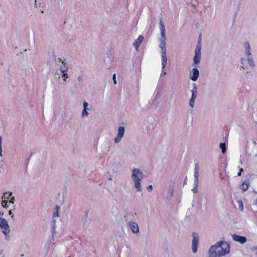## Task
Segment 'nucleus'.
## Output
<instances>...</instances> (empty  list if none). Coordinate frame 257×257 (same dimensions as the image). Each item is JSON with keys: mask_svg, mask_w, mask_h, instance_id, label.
<instances>
[{"mask_svg": "<svg viewBox=\"0 0 257 257\" xmlns=\"http://www.w3.org/2000/svg\"><path fill=\"white\" fill-rule=\"evenodd\" d=\"M229 252V244L225 241H220L210 246L208 251V257H222Z\"/></svg>", "mask_w": 257, "mask_h": 257, "instance_id": "obj_1", "label": "nucleus"}, {"mask_svg": "<svg viewBox=\"0 0 257 257\" xmlns=\"http://www.w3.org/2000/svg\"><path fill=\"white\" fill-rule=\"evenodd\" d=\"M143 177L144 174L140 169L135 168L133 170L131 178L137 191H141L142 190L140 181Z\"/></svg>", "mask_w": 257, "mask_h": 257, "instance_id": "obj_2", "label": "nucleus"}, {"mask_svg": "<svg viewBox=\"0 0 257 257\" xmlns=\"http://www.w3.org/2000/svg\"><path fill=\"white\" fill-rule=\"evenodd\" d=\"M155 128V124L154 118H148L144 121L143 125V132L144 134H149Z\"/></svg>", "mask_w": 257, "mask_h": 257, "instance_id": "obj_3", "label": "nucleus"}, {"mask_svg": "<svg viewBox=\"0 0 257 257\" xmlns=\"http://www.w3.org/2000/svg\"><path fill=\"white\" fill-rule=\"evenodd\" d=\"M0 227L2 229V231L5 236V239H9V233L10 232V226L6 219L2 218L0 217Z\"/></svg>", "mask_w": 257, "mask_h": 257, "instance_id": "obj_4", "label": "nucleus"}, {"mask_svg": "<svg viewBox=\"0 0 257 257\" xmlns=\"http://www.w3.org/2000/svg\"><path fill=\"white\" fill-rule=\"evenodd\" d=\"M201 44L199 42L196 45L194 52L195 55L193 58V62L195 66H196L200 62L201 57Z\"/></svg>", "mask_w": 257, "mask_h": 257, "instance_id": "obj_5", "label": "nucleus"}, {"mask_svg": "<svg viewBox=\"0 0 257 257\" xmlns=\"http://www.w3.org/2000/svg\"><path fill=\"white\" fill-rule=\"evenodd\" d=\"M197 87L196 84L193 85V89L191 90V97L189 100V105L191 108H193L195 104V100L197 96Z\"/></svg>", "mask_w": 257, "mask_h": 257, "instance_id": "obj_6", "label": "nucleus"}, {"mask_svg": "<svg viewBox=\"0 0 257 257\" xmlns=\"http://www.w3.org/2000/svg\"><path fill=\"white\" fill-rule=\"evenodd\" d=\"M193 240L192 244V251L196 253L198 249V246L199 244V237L198 234L196 232L192 233Z\"/></svg>", "mask_w": 257, "mask_h": 257, "instance_id": "obj_7", "label": "nucleus"}, {"mask_svg": "<svg viewBox=\"0 0 257 257\" xmlns=\"http://www.w3.org/2000/svg\"><path fill=\"white\" fill-rule=\"evenodd\" d=\"M124 132L125 130L123 126L118 127L117 136L114 139L115 143L117 144L121 141L124 136Z\"/></svg>", "mask_w": 257, "mask_h": 257, "instance_id": "obj_8", "label": "nucleus"}, {"mask_svg": "<svg viewBox=\"0 0 257 257\" xmlns=\"http://www.w3.org/2000/svg\"><path fill=\"white\" fill-rule=\"evenodd\" d=\"M247 57L246 62H247V65H246L245 63L243 62V61H244L243 58L241 59V62L242 65H243L242 66V67L243 69H244L245 67H247L248 66H249L250 67H253L254 66V62L253 61L252 57L250 56V55H247Z\"/></svg>", "mask_w": 257, "mask_h": 257, "instance_id": "obj_9", "label": "nucleus"}, {"mask_svg": "<svg viewBox=\"0 0 257 257\" xmlns=\"http://www.w3.org/2000/svg\"><path fill=\"white\" fill-rule=\"evenodd\" d=\"M199 75V71L196 68H193L190 72V79L193 81H196Z\"/></svg>", "mask_w": 257, "mask_h": 257, "instance_id": "obj_10", "label": "nucleus"}, {"mask_svg": "<svg viewBox=\"0 0 257 257\" xmlns=\"http://www.w3.org/2000/svg\"><path fill=\"white\" fill-rule=\"evenodd\" d=\"M161 49V54L162 59V69H164L166 66L167 58L166 55V47H160Z\"/></svg>", "mask_w": 257, "mask_h": 257, "instance_id": "obj_11", "label": "nucleus"}, {"mask_svg": "<svg viewBox=\"0 0 257 257\" xmlns=\"http://www.w3.org/2000/svg\"><path fill=\"white\" fill-rule=\"evenodd\" d=\"M83 110L82 111L81 116L82 117H86L89 115V113L87 111L88 110H90L92 108V106L89 105L86 101H84L83 103Z\"/></svg>", "mask_w": 257, "mask_h": 257, "instance_id": "obj_12", "label": "nucleus"}, {"mask_svg": "<svg viewBox=\"0 0 257 257\" xmlns=\"http://www.w3.org/2000/svg\"><path fill=\"white\" fill-rule=\"evenodd\" d=\"M132 232L137 234L139 232V228L138 224L134 221H130L128 223Z\"/></svg>", "mask_w": 257, "mask_h": 257, "instance_id": "obj_13", "label": "nucleus"}, {"mask_svg": "<svg viewBox=\"0 0 257 257\" xmlns=\"http://www.w3.org/2000/svg\"><path fill=\"white\" fill-rule=\"evenodd\" d=\"M232 237L234 241L238 242L241 244H243L246 241V238L245 236H240L236 234H232Z\"/></svg>", "mask_w": 257, "mask_h": 257, "instance_id": "obj_14", "label": "nucleus"}, {"mask_svg": "<svg viewBox=\"0 0 257 257\" xmlns=\"http://www.w3.org/2000/svg\"><path fill=\"white\" fill-rule=\"evenodd\" d=\"M144 40V37L142 35L139 36L137 40H135L133 43V46L135 47L137 51L139 50V47Z\"/></svg>", "mask_w": 257, "mask_h": 257, "instance_id": "obj_15", "label": "nucleus"}, {"mask_svg": "<svg viewBox=\"0 0 257 257\" xmlns=\"http://www.w3.org/2000/svg\"><path fill=\"white\" fill-rule=\"evenodd\" d=\"M161 38L160 39L159 41L160 42V44L159 45V47H166V36L165 32H161Z\"/></svg>", "mask_w": 257, "mask_h": 257, "instance_id": "obj_16", "label": "nucleus"}, {"mask_svg": "<svg viewBox=\"0 0 257 257\" xmlns=\"http://www.w3.org/2000/svg\"><path fill=\"white\" fill-rule=\"evenodd\" d=\"M249 180L248 179H245L243 183L240 185V188L241 189L243 192L246 191L249 187Z\"/></svg>", "mask_w": 257, "mask_h": 257, "instance_id": "obj_17", "label": "nucleus"}, {"mask_svg": "<svg viewBox=\"0 0 257 257\" xmlns=\"http://www.w3.org/2000/svg\"><path fill=\"white\" fill-rule=\"evenodd\" d=\"M174 188L173 186H169L168 188V194L167 195L166 198L168 200L172 199L173 196Z\"/></svg>", "mask_w": 257, "mask_h": 257, "instance_id": "obj_18", "label": "nucleus"}, {"mask_svg": "<svg viewBox=\"0 0 257 257\" xmlns=\"http://www.w3.org/2000/svg\"><path fill=\"white\" fill-rule=\"evenodd\" d=\"M58 60L59 62H62V64L64 65V66L60 68L61 73L67 72L68 67L65 66L66 64L65 60H62L61 58H58Z\"/></svg>", "mask_w": 257, "mask_h": 257, "instance_id": "obj_19", "label": "nucleus"}, {"mask_svg": "<svg viewBox=\"0 0 257 257\" xmlns=\"http://www.w3.org/2000/svg\"><path fill=\"white\" fill-rule=\"evenodd\" d=\"M77 80L78 81V86L79 88H81L84 86L83 83V75L82 74L79 75L77 77Z\"/></svg>", "mask_w": 257, "mask_h": 257, "instance_id": "obj_20", "label": "nucleus"}, {"mask_svg": "<svg viewBox=\"0 0 257 257\" xmlns=\"http://www.w3.org/2000/svg\"><path fill=\"white\" fill-rule=\"evenodd\" d=\"M244 48L245 49V54L247 55H251V53H250V45H249V43L248 42H246L245 43H244Z\"/></svg>", "mask_w": 257, "mask_h": 257, "instance_id": "obj_21", "label": "nucleus"}, {"mask_svg": "<svg viewBox=\"0 0 257 257\" xmlns=\"http://www.w3.org/2000/svg\"><path fill=\"white\" fill-rule=\"evenodd\" d=\"M159 25H160V29L161 32H165L166 30H165V25L164 24V22H163V19L162 18L160 19Z\"/></svg>", "mask_w": 257, "mask_h": 257, "instance_id": "obj_22", "label": "nucleus"}, {"mask_svg": "<svg viewBox=\"0 0 257 257\" xmlns=\"http://www.w3.org/2000/svg\"><path fill=\"white\" fill-rule=\"evenodd\" d=\"M60 209V207L58 206H57L54 209V211L53 212V216L54 218H55L56 217H59V211Z\"/></svg>", "mask_w": 257, "mask_h": 257, "instance_id": "obj_23", "label": "nucleus"}, {"mask_svg": "<svg viewBox=\"0 0 257 257\" xmlns=\"http://www.w3.org/2000/svg\"><path fill=\"white\" fill-rule=\"evenodd\" d=\"M219 147L221 150L222 154H224L226 151V145L225 143H220L219 144Z\"/></svg>", "mask_w": 257, "mask_h": 257, "instance_id": "obj_24", "label": "nucleus"}, {"mask_svg": "<svg viewBox=\"0 0 257 257\" xmlns=\"http://www.w3.org/2000/svg\"><path fill=\"white\" fill-rule=\"evenodd\" d=\"M12 193L10 192H5L2 197V199L4 198L5 199H9L12 196Z\"/></svg>", "mask_w": 257, "mask_h": 257, "instance_id": "obj_25", "label": "nucleus"}, {"mask_svg": "<svg viewBox=\"0 0 257 257\" xmlns=\"http://www.w3.org/2000/svg\"><path fill=\"white\" fill-rule=\"evenodd\" d=\"M62 73V75L58 74L59 80H60L61 77H62L65 79L68 78V76L67 72H64V73Z\"/></svg>", "mask_w": 257, "mask_h": 257, "instance_id": "obj_26", "label": "nucleus"}, {"mask_svg": "<svg viewBox=\"0 0 257 257\" xmlns=\"http://www.w3.org/2000/svg\"><path fill=\"white\" fill-rule=\"evenodd\" d=\"M132 216L133 217L134 215L132 213L130 212V213H127L124 216V219H125V220L126 221H128V220H130L131 219V217Z\"/></svg>", "mask_w": 257, "mask_h": 257, "instance_id": "obj_27", "label": "nucleus"}, {"mask_svg": "<svg viewBox=\"0 0 257 257\" xmlns=\"http://www.w3.org/2000/svg\"><path fill=\"white\" fill-rule=\"evenodd\" d=\"M199 175V172H194V177H195L194 183H196V184L197 182H198Z\"/></svg>", "mask_w": 257, "mask_h": 257, "instance_id": "obj_28", "label": "nucleus"}, {"mask_svg": "<svg viewBox=\"0 0 257 257\" xmlns=\"http://www.w3.org/2000/svg\"><path fill=\"white\" fill-rule=\"evenodd\" d=\"M194 185H195V186L193 188V189H192V191L194 194H196L198 192V182H197V184L196 183H194Z\"/></svg>", "mask_w": 257, "mask_h": 257, "instance_id": "obj_29", "label": "nucleus"}, {"mask_svg": "<svg viewBox=\"0 0 257 257\" xmlns=\"http://www.w3.org/2000/svg\"><path fill=\"white\" fill-rule=\"evenodd\" d=\"M2 138L1 137H0V157H2Z\"/></svg>", "mask_w": 257, "mask_h": 257, "instance_id": "obj_30", "label": "nucleus"}, {"mask_svg": "<svg viewBox=\"0 0 257 257\" xmlns=\"http://www.w3.org/2000/svg\"><path fill=\"white\" fill-rule=\"evenodd\" d=\"M7 203H8V201L5 200H3L2 201V206L4 207H7Z\"/></svg>", "mask_w": 257, "mask_h": 257, "instance_id": "obj_31", "label": "nucleus"}, {"mask_svg": "<svg viewBox=\"0 0 257 257\" xmlns=\"http://www.w3.org/2000/svg\"><path fill=\"white\" fill-rule=\"evenodd\" d=\"M175 184V180H171L170 182V185L169 186H173V188H174V186Z\"/></svg>", "mask_w": 257, "mask_h": 257, "instance_id": "obj_32", "label": "nucleus"}, {"mask_svg": "<svg viewBox=\"0 0 257 257\" xmlns=\"http://www.w3.org/2000/svg\"><path fill=\"white\" fill-rule=\"evenodd\" d=\"M15 200V197H12L11 198V199L9 200V203H10L14 204Z\"/></svg>", "mask_w": 257, "mask_h": 257, "instance_id": "obj_33", "label": "nucleus"}, {"mask_svg": "<svg viewBox=\"0 0 257 257\" xmlns=\"http://www.w3.org/2000/svg\"><path fill=\"white\" fill-rule=\"evenodd\" d=\"M243 171V169H242V168H240V169H239V172L238 173L237 175H238V176H241V173H242Z\"/></svg>", "mask_w": 257, "mask_h": 257, "instance_id": "obj_34", "label": "nucleus"}, {"mask_svg": "<svg viewBox=\"0 0 257 257\" xmlns=\"http://www.w3.org/2000/svg\"><path fill=\"white\" fill-rule=\"evenodd\" d=\"M239 208H240L241 210L242 211L243 210V204H242V203L241 201H240L239 202Z\"/></svg>", "mask_w": 257, "mask_h": 257, "instance_id": "obj_35", "label": "nucleus"}, {"mask_svg": "<svg viewBox=\"0 0 257 257\" xmlns=\"http://www.w3.org/2000/svg\"><path fill=\"white\" fill-rule=\"evenodd\" d=\"M166 74V72L165 71L164 69H162V73L161 74V77H162L163 75H165Z\"/></svg>", "mask_w": 257, "mask_h": 257, "instance_id": "obj_36", "label": "nucleus"}, {"mask_svg": "<svg viewBox=\"0 0 257 257\" xmlns=\"http://www.w3.org/2000/svg\"><path fill=\"white\" fill-rule=\"evenodd\" d=\"M147 189L149 191H151L153 189L152 185H150L147 187Z\"/></svg>", "mask_w": 257, "mask_h": 257, "instance_id": "obj_37", "label": "nucleus"}, {"mask_svg": "<svg viewBox=\"0 0 257 257\" xmlns=\"http://www.w3.org/2000/svg\"><path fill=\"white\" fill-rule=\"evenodd\" d=\"M198 165L196 164L195 169H194V172H199V170H198Z\"/></svg>", "mask_w": 257, "mask_h": 257, "instance_id": "obj_38", "label": "nucleus"}, {"mask_svg": "<svg viewBox=\"0 0 257 257\" xmlns=\"http://www.w3.org/2000/svg\"><path fill=\"white\" fill-rule=\"evenodd\" d=\"M59 82L60 83V84H63V85H65L66 82H67V79H65V78H63V81L62 83H61L60 82V80H59Z\"/></svg>", "mask_w": 257, "mask_h": 257, "instance_id": "obj_39", "label": "nucleus"}, {"mask_svg": "<svg viewBox=\"0 0 257 257\" xmlns=\"http://www.w3.org/2000/svg\"><path fill=\"white\" fill-rule=\"evenodd\" d=\"M113 82L115 84H116V81L115 80V74H113Z\"/></svg>", "mask_w": 257, "mask_h": 257, "instance_id": "obj_40", "label": "nucleus"}, {"mask_svg": "<svg viewBox=\"0 0 257 257\" xmlns=\"http://www.w3.org/2000/svg\"><path fill=\"white\" fill-rule=\"evenodd\" d=\"M54 226H55V220H54L53 221V230H52V232L53 233H55V230H54Z\"/></svg>", "mask_w": 257, "mask_h": 257, "instance_id": "obj_41", "label": "nucleus"}, {"mask_svg": "<svg viewBox=\"0 0 257 257\" xmlns=\"http://www.w3.org/2000/svg\"><path fill=\"white\" fill-rule=\"evenodd\" d=\"M34 5H35V7L36 8H37V1L36 0L35 1Z\"/></svg>", "mask_w": 257, "mask_h": 257, "instance_id": "obj_42", "label": "nucleus"}, {"mask_svg": "<svg viewBox=\"0 0 257 257\" xmlns=\"http://www.w3.org/2000/svg\"><path fill=\"white\" fill-rule=\"evenodd\" d=\"M9 215H12V211H11V210L9 211Z\"/></svg>", "mask_w": 257, "mask_h": 257, "instance_id": "obj_43", "label": "nucleus"}, {"mask_svg": "<svg viewBox=\"0 0 257 257\" xmlns=\"http://www.w3.org/2000/svg\"><path fill=\"white\" fill-rule=\"evenodd\" d=\"M199 42H200V43H201V39H200V40H198L197 44H198Z\"/></svg>", "mask_w": 257, "mask_h": 257, "instance_id": "obj_44", "label": "nucleus"}, {"mask_svg": "<svg viewBox=\"0 0 257 257\" xmlns=\"http://www.w3.org/2000/svg\"><path fill=\"white\" fill-rule=\"evenodd\" d=\"M11 217H12V218H14V215H12Z\"/></svg>", "mask_w": 257, "mask_h": 257, "instance_id": "obj_45", "label": "nucleus"}, {"mask_svg": "<svg viewBox=\"0 0 257 257\" xmlns=\"http://www.w3.org/2000/svg\"><path fill=\"white\" fill-rule=\"evenodd\" d=\"M135 215L136 216H137V214L136 213H135Z\"/></svg>", "mask_w": 257, "mask_h": 257, "instance_id": "obj_46", "label": "nucleus"}, {"mask_svg": "<svg viewBox=\"0 0 257 257\" xmlns=\"http://www.w3.org/2000/svg\"><path fill=\"white\" fill-rule=\"evenodd\" d=\"M109 180H111V178H109Z\"/></svg>", "mask_w": 257, "mask_h": 257, "instance_id": "obj_47", "label": "nucleus"}]
</instances>
